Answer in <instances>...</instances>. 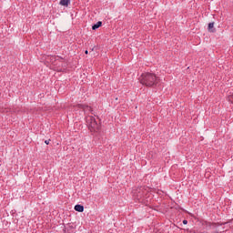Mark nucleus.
I'll return each instance as SVG.
<instances>
[{"mask_svg": "<svg viewBox=\"0 0 233 233\" xmlns=\"http://www.w3.org/2000/svg\"><path fill=\"white\" fill-rule=\"evenodd\" d=\"M46 60L47 63H53V61L56 60V56H46Z\"/></svg>", "mask_w": 233, "mask_h": 233, "instance_id": "obj_9", "label": "nucleus"}, {"mask_svg": "<svg viewBox=\"0 0 233 233\" xmlns=\"http://www.w3.org/2000/svg\"><path fill=\"white\" fill-rule=\"evenodd\" d=\"M86 123L90 132H99L101 128V122L96 119L94 116H86Z\"/></svg>", "mask_w": 233, "mask_h": 233, "instance_id": "obj_3", "label": "nucleus"}, {"mask_svg": "<svg viewBox=\"0 0 233 233\" xmlns=\"http://www.w3.org/2000/svg\"><path fill=\"white\" fill-rule=\"evenodd\" d=\"M148 192H150V188L147 187H136L132 190L133 198L139 203H147L145 199H147Z\"/></svg>", "mask_w": 233, "mask_h": 233, "instance_id": "obj_2", "label": "nucleus"}, {"mask_svg": "<svg viewBox=\"0 0 233 233\" xmlns=\"http://www.w3.org/2000/svg\"><path fill=\"white\" fill-rule=\"evenodd\" d=\"M59 5H61V6H68V5H70V0H60Z\"/></svg>", "mask_w": 233, "mask_h": 233, "instance_id": "obj_8", "label": "nucleus"}, {"mask_svg": "<svg viewBox=\"0 0 233 233\" xmlns=\"http://www.w3.org/2000/svg\"><path fill=\"white\" fill-rule=\"evenodd\" d=\"M208 32H212V33L216 32V28H214V22H211L208 24Z\"/></svg>", "mask_w": 233, "mask_h": 233, "instance_id": "obj_6", "label": "nucleus"}, {"mask_svg": "<svg viewBox=\"0 0 233 233\" xmlns=\"http://www.w3.org/2000/svg\"><path fill=\"white\" fill-rule=\"evenodd\" d=\"M46 145H50V139L45 141Z\"/></svg>", "mask_w": 233, "mask_h": 233, "instance_id": "obj_10", "label": "nucleus"}, {"mask_svg": "<svg viewBox=\"0 0 233 233\" xmlns=\"http://www.w3.org/2000/svg\"><path fill=\"white\" fill-rule=\"evenodd\" d=\"M187 223H188L187 220H183V224H184V225H187Z\"/></svg>", "mask_w": 233, "mask_h": 233, "instance_id": "obj_11", "label": "nucleus"}, {"mask_svg": "<svg viewBox=\"0 0 233 233\" xmlns=\"http://www.w3.org/2000/svg\"><path fill=\"white\" fill-rule=\"evenodd\" d=\"M140 83L145 86H156L159 83V77L154 73H143L140 76Z\"/></svg>", "mask_w": 233, "mask_h": 233, "instance_id": "obj_1", "label": "nucleus"}, {"mask_svg": "<svg viewBox=\"0 0 233 233\" xmlns=\"http://www.w3.org/2000/svg\"><path fill=\"white\" fill-rule=\"evenodd\" d=\"M78 108H82V110H85L86 112H91L93 116H96V113H94V109H92V106L79 104Z\"/></svg>", "mask_w": 233, "mask_h": 233, "instance_id": "obj_4", "label": "nucleus"}, {"mask_svg": "<svg viewBox=\"0 0 233 233\" xmlns=\"http://www.w3.org/2000/svg\"><path fill=\"white\" fill-rule=\"evenodd\" d=\"M85 54L88 55V50H86V51H85Z\"/></svg>", "mask_w": 233, "mask_h": 233, "instance_id": "obj_12", "label": "nucleus"}, {"mask_svg": "<svg viewBox=\"0 0 233 233\" xmlns=\"http://www.w3.org/2000/svg\"><path fill=\"white\" fill-rule=\"evenodd\" d=\"M75 210L76 212H85V207L83 205L76 204L75 206Z\"/></svg>", "mask_w": 233, "mask_h": 233, "instance_id": "obj_5", "label": "nucleus"}, {"mask_svg": "<svg viewBox=\"0 0 233 233\" xmlns=\"http://www.w3.org/2000/svg\"><path fill=\"white\" fill-rule=\"evenodd\" d=\"M103 25V22L98 21L96 24L92 25V30H97L101 25Z\"/></svg>", "mask_w": 233, "mask_h": 233, "instance_id": "obj_7", "label": "nucleus"}]
</instances>
